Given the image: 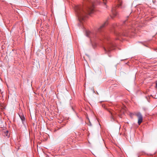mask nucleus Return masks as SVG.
I'll return each instance as SVG.
<instances>
[{
	"label": "nucleus",
	"mask_w": 157,
	"mask_h": 157,
	"mask_svg": "<svg viewBox=\"0 0 157 157\" xmlns=\"http://www.w3.org/2000/svg\"><path fill=\"white\" fill-rule=\"evenodd\" d=\"M92 4L91 6L89 7L87 9L81 6H76L75 7V12L80 21L83 20L88 13L90 14L93 12L94 7L92 2Z\"/></svg>",
	"instance_id": "1"
},
{
	"label": "nucleus",
	"mask_w": 157,
	"mask_h": 157,
	"mask_svg": "<svg viewBox=\"0 0 157 157\" xmlns=\"http://www.w3.org/2000/svg\"><path fill=\"white\" fill-rule=\"evenodd\" d=\"M107 44V48H104L106 52H109L112 49H113L112 47L114 46V44L111 42L109 41Z\"/></svg>",
	"instance_id": "2"
},
{
	"label": "nucleus",
	"mask_w": 157,
	"mask_h": 157,
	"mask_svg": "<svg viewBox=\"0 0 157 157\" xmlns=\"http://www.w3.org/2000/svg\"><path fill=\"white\" fill-rule=\"evenodd\" d=\"M136 115L138 118V123L139 125L143 121V117L141 114L140 113H137L136 114Z\"/></svg>",
	"instance_id": "3"
},
{
	"label": "nucleus",
	"mask_w": 157,
	"mask_h": 157,
	"mask_svg": "<svg viewBox=\"0 0 157 157\" xmlns=\"http://www.w3.org/2000/svg\"><path fill=\"white\" fill-rule=\"evenodd\" d=\"M86 36L88 37H93V33L91 32H90L89 31H86Z\"/></svg>",
	"instance_id": "4"
},
{
	"label": "nucleus",
	"mask_w": 157,
	"mask_h": 157,
	"mask_svg": "<svg viewBox=\"0 0 157 157\" xmlns=\"http://www.w3.org/2000/svg\"><path fill=\"white\" fill-rule=\"evenodd\" d=\"M108 24V22L107 21H106L103 24H102L100 27V28L98 29L100 30V29H102V28H104L105 26H106Z\"/></svg>",
	"instance_id": "5"
},
{
	"label": "nucleus",
	"mask_w": 157,
	"mask_h": 157,
	"mask_svg": "<svg viewBox=\"0 0 157 157\" xmlns=\"http://www.w3.org/2000/svg\"><path fill=\"white\" fill-rule=\"evenodd\" d=\"M113 14L114 17L116 16L117 14V12L116 11V10L115 8H113L112 10Z\"/></svg>",
	"instance_id": "6"
},
{
	"label": "nucleus",
	"mask_w": 157,
	"mask_h": 157,
	"mask_svg": "<svg viewBox=\"0 0 157 157\" xmlns=\"http://www.w3.org/2000/svg\"><path fill=\"white\" fill-rule=\"evenodd\" d=\"M21 119L23 122L25 120V118L24 115H19Z\"/></svg>",
	"instance_id": "7"
},
{
	"label": "nucleus",
	"mask_w": 157,
	"mask_h": 157,
	"mask_svg": "<svg viewBox=\"0 0 157 157\" xmlns=\"http://www.w3.org/2000/svg\"><path fill=\"white\" fill-rule=\"evenodd\" d=\"M122 4V1H119V3L117 5V6L118 7H120L121 6Z\"/></svg>",
	"instance_id": "8"
},
{
	"label": "nucleus",
	"mask_w": 157,
	"mask_h": 157,
	"mask_svg": "<svg viewBox=\"0 0 157 157\" xmlns=\"http://www.w3.org/2000/svg\"><path fill=\"white\" fill-rule=\"evenodd\" d=\"M103 1V2L104 4L105 5H106V2H107V0H102Z\"/></svg>",
	"instance_id": "9"
},
{
	"label": "nucleus",
	"mask_w": 157,
	"mask_h": 157,
	"mask_svg": "<svg viewBox=\"0 0 157 157\" xmlns=\"http://www.w3.org/2000/svg\"><path fill=\"white\" fill-rule=\"evenodd\" d=\"M110 113H111V114L112 115V118L114 120V116H113L114 114L113 113H112L111 112H110Z\"/></svg>",
	"instance_id": "10"
},
{
	"label": "nucleus",
	"mask_w": 157,
	"mask_h": 157,
	"mask_svg": "<svg viewBox=\"0 0 157 157\" xmlns=\"http://www.w3.org/2000/svg\"><path fill=\"white\" fill-rule=\"evenodd\" d=\"M155 26H156V30H157V25H155Z\"/></svg>",
	"instance_id": "11"
}]
</instances>
